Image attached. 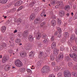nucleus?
Returning a JSON list of instances; mask_svg holds the SVG:
<instances>
[{"instance_id":"obj_1","label":"nucleus","mask_w":77,"mask_h":77,"mask_svg":"<svg viewBox=\"0 0 77 77\" xmlns=\"http://www.w3.org/2000/svg\"><path fill=\"white\" fill-rule=\"evenodd\" d=\"M70 56L72 58H73L74 60L77 62V56L75 54L74 51H70V54H69Z\"/></svg>"},{"instance_id":"obj_2","label":"nucleus","mask_w":77,"mask_h":77,"mask_svg":"<svg viewBox=\"0 0 77 77\" xmlns=\"http://www.w3.org/2000/svg\"><path fill=\"white\" fill-rule=\"evenodd\" d=\"M16 66L17 67H21L23 66V63L19 60H16L15 62Z\"/></svg>"},{"instance_id":"obj_3","label":"nucleus","mask_w":77,"mask_h":77,"mask_svg":"<svg viewBox=\"0 0 77 77\" xmlns=\"http://www.w3.org/2000/svg\"><path fill=\"white\" fill-rule=\"evenodd\" d=\"M49 69L48 66H45L42 69L41 72L42 73H45L47 72Z\"/></svg>"},{"instance_id":"obj_4","label":"nucleus","mask_w":77,"mask_h":77,"mask_svg":"<svg viewBox=\"0 0 77 77\" xmlns=\"http://www.w3.org/2000/svg\"><path fill=\"white\" fill-rule=\"evenodd\" d=\"M64 75L65 77H71V73L68 70H66L64 72Z\"/></svg>"},{"instance_id":"obj_5","label":"nucleus","mask_w":77,"mask_h":77,"mask_svg":"<svg viewBox=\"0 0 77 77\" xmlns=\"http://www.w3.org/2000/svg\"><path fill=\"white\" fill-rule=\"evenodd\" d=\"M37 39L39 40L41 39V33L39 32H38L37 33L36 36Z\"/></svg>"},{"instance_id":"obj_6","label":"nucleus","mask_w":77,"mask_h":77,"mask_svg":"<svg viewBox=\"0 0 77 77\" xmlns=\"http://www.w3.org/2000/svg\"><path fill=\"white\" fill-rule=\"evenodd\" d=\"M35 18V15L34 14H32L30 16L29 19L30 20H33Z\"/></svg>"},{"instance_id":"obj_7","label":"nucleus","mask_w":77,"mask_h":77,"mask_svg":"<svg viewBox=\"0 0 77 77\" xmlns=\"http://www.w3.org/2000/svg\"><path fill=\"white\" fill-rule=\"evenodd\" d=\"M34 51H31L30 52L29 54V57H30L31 58H32V57H34Z\"/></svg>"},{"instance_id":"obj_8","label":"nucleus","mask_w":77,"mask_h":77,"mask_svg":"<svg viewBox=\"0 0 77 77\" xmlns=\"http://www.w3.org/2000/svg\"><path fill=\"white\" fill-rule=\"evenodd\" d=\"M8 58L4 56L2 59V62L3 63H5L6 61L8 60Z\"/></svg>"},{"instance_id":"obj_9","label":"nucleus","mask_w":77,"mask_h":77,"mask_svg":"<svg viewBox=\"0 0 77 77\" xmlns=\"http://www.w3.org/2000/svg\"><path fill=\"white\" fill-rule=\"evenodd\" d=\"M22 4V2L20 1L19 2H18L17 3H15L14 4V5L15 6H20V5H21Z\"/></svg>"},{"instance_id":"obj_10","label":"nucleus","mask_w":77,"mask_h":77,"mask_svg":"<svg viewBox=\"0 0 77 77\" xmlns=\"http://www.w3.org/2000/svg\"><path fill=\"white\" fill-rule=\"evenodd\" d=\"M28 34H29L28 30H25L23 33V36H24V37H26V36H27Z\"/></svg>"},{"instance_id":"obj_11","label":"nucleus","mask_w":77,"mask_h":77,"mask_svg":"<svg viewBox=\"0 0 77 77\" xmlns=\"http://www.w3.org/2000/svg\"><path fill=\"white\" fill-rule=\"evenodd\" d=\"M57 5L60 7H63V3L62 1H58Z\"/></svg>"},{"instance_id":"obj_12","label":"nucleus","mask_w":77,"mask_h":77,"mask_svg":"<svg viewBox=\"0 0 77 77\" xmlns=\"http://www.w3.org/2000/svg\"><path fill=\"white\" fill-rule=\"evenodd\" d=\"M65 15V13L63 11H60L59 13V15L60 17H63Z\"/></svg>"},{"instance_id":"obj_13","label":"nucleus","mask_w":77,"mask_h":77,"mask_svg":"<svg viewBox=\"0 0 77 77\" xmlns=\"http://www.w3.org/2000/svg\"><path fill=\"white\" fill-rule=\"evenodd\" d=\"M63 54L62 53H60V54L59 55V58L60 60H63Z\"/></svg>"},{"instance_id":"obj_14","label":"nucleus","mask_w":77,"mask_h":77,"mask_svg":"<svg viewBox=\"0 0 77 77\" xmlns=\"http://www.w3.org/2000/svg\"><path fill=\"white\" fill-rule=\"evenodd\" d=\"M28 40L29 41H32L33 40V36H32V35H29L28 38Z\"/></svg>"},{"instance_id":"obj_15","label":"nucleus","mask_w":77,"mask_h":77,"mask_svg":"<svg viewBox=\"0 0 77 77\" xmlns=\"http://www.w3.org/2000/svg\"><path fill=\"white\" fill-rule=\"evenodd\" d=\"M20 56L22 57H24L25 56H26V53H22L20 54Z\"/></svg>"},{"instance_id":"obj_16","label":"nucleus","mask_w":77,"mask_h":77,"mask_svg":"<svg viewBox=\"0 0 77 77\" xmlns=\"http://www.w3.org/2000/svg\"><path fill=\"white\" fill-rule=\"evenodd\" d=\"M56 47V43L55 42H53L52 44L51 45V48L52 49H54Z\"/></svg>"},{"instance_id":"obj_17","label":"nucleus","mask_w":77,"mask_h":77,"mask_svg":"<svg viewBox=\"0 0 77 77\" xmlns=\"http://www.w3.org/2000/svg\"><path fill=\"white\" fill-rule=\"evenodd\" d=\"M64 36L65 38H67L69 37V34L68 32H65L64 35Z\"/></svg>"},{"instance_id":"obj_18","label":"nucleus","mask_w":77,"mask_h":77,"mask_svg":"<svg viewBox=\"0 0 77 77\" xmlns=\"http://www.w3.org/2000/svg\"><path fill=\"white\" fill-rule=\"evenodd\" d=\"M10 67L8 65H7V66H5L4 68V69L5 71H8V70H9L10 69Z\"/></svg>"},{"instance_id":"obj_19","label":"nucleus","mask_w":77,"mask_h":77,"mask_svg":"<svg viewBox=\"0 0 77 77\" xmlns=\"http://www.w3.org/2000/svg\"><path fill=\"white\" fill-rule=\"evenodd\" d=\"M6 28L5 26H2V28H1V30L2 31V33H4L6 30Z\"/></svg>"},{"instance_id":"obj_20","label":"nucleus","mask_w":77,"mask_h":77,"mask_svg":"<svg viewBox=\"0 0 77 77\" xmlns=\"http://www.w3.org/2000/svg\"><path fill=\"white\" fill-rule=\"evenodd\" d=\"M54 54H56V55H57L58 54V51L57 50V49H55L54 51Z\"/></svg>"},{"instance_id":"obj_21","label":"nucleus","mask_w":77,"mask_h":77,"mask_svg":"<svg viewBox=\"0 0 77 77\" xmlns=\"http://www.w3.org/2000/svg\"><path fill=\"white\" fill-rule=\"evenodd\" d=\"M72 75L74 77H77V72H72Z\"/></svg>"},{"instance_id":"obj_22","label":"nucleus","mask_w":77,"mask_h":77,"mask_svg":"<svg viewBox=\"0 0 77 77\" xmlns=\"http://www.w3.org/2000/svg\"><path fill=\"white\" fill-rule=\"evenodd\" d=\"M64 9L66 11L69 9H70V6L69 5H66L64 7Z\"/></svg>"},{"instance_id":"obj_23","label":"nucleus","mask_w":77,"mask_h":77,"mask_svg":"<svg viewBox=\"0 0 77 77\" xmlns=\"http://www.w3.org/2000/svg\"><path fill=\"white\" fill-rule=\"evenodd\" d=\"M56 23V22L55 20H52L51 21V23L52 24V26H53L55 25Z\"/></svg>"},{"instance_id":"obj_24","label":"nucleus","mask_w":77,"mask_h":77,"mask_svg":"<svg viewBox=\"0 0 77 77\" xmlns=\"http://www.w3.org/2000/svg\"><path fill=\"white\" fill-rule=\"evenodd\" d=\"M75 38V35L74 34H72L70 36L71 40H74Z\"/></svg>"},{"instance_id":"obj_25","label":"nucleus","mask_w":77,"mask_h":77,"mask_svg":"<svg viewBox=\"0 0 77 77\" xmlns=\"http://www.w3.org/2000/svg\"><path fill=\"white\" fill-rule=\"evenodd\" d=\"M73 49L75 51V53H77V47L76 46H73Z\"/></svg>"},{"instance_id":"obj_26","label":"nucleus","mask_w":77,"mask_h":77,"mask_svg":"<svg viewBox=\"0 0 77 77\" xmlns=\"http://www.w3.org/2000/svg\"><path fill=\"white\" fill-rule=\"evenodd\" d=\"M35 3H36V2H32V3L29 5L30 6H31V7H32L33 6V5L35 4Z\"/></svg>"},{"instance_id":"obj_27","label":"nucleus","mask_w":77,"mask_h":77,"mask_svg":"<svg viewBox=\"0 0 77 77\" xmlns=\"http://www.w3.org/2000/svg\"><path fill=\"white\" fill-rule=\"evenodd\" d=\"M42 63V61L41 60L39 61L38 63H37V64L38 66H41V65Z\"/></svg>"},{"instance_id":"obj_28","label":"nucleus","mask_w":77,"mask_h":77,"mask_svg":"<svg viewBox=\"0 0 77 77\" xmlns=\"http://www.w3.org/2000/svg\"><path fill=\"white\" fill-rule=\"evenodd\" d=\"M48 42V39L46 38L43 41L44 43H47Z\"/></svg>"},{"instance_id":"obj_29","label":"nucleus","mask_w":77,"mask_h":77,"mask_svg":"<svg viewBox=\"0 0 77 77\" xmlns=\"http://www.w3.org/2000/svg\"><path fill=\"white\" fill-rule=\"evenodd\" d=\"M24 7L23 6H20L17 10V11H19L21 10V9H24Z\"/></svg>"},{"instance_id":"obj_30","label":"nucleus","mask_w":77,"mask_h":77,"mask_svg":"<svg viewBox=\"0 0 77 77\" xmlns=\"http://www.w3.org/2000/svg\"><path fill=\"white\" fill-rule=\"evenodd\" d=\"M57 30L59 33H62V29H61L60 28H58Z\"/></svg>"},{"instance_id":"obj_31","label":"nucleus","mask_w":77,"mask_h":77,"mask_svg":"<svg viewBox=\"0 0 77 77\" xmlns=\"http://www.w3.org/2000/svg\"><path fill=\"white\" fill-rule=\"evenodd\" d=\"M57 76L58 77H62V73H58L57 74Z\"/></svg>"},{"instance_id":"obj_32","label":"nucleus","mask_w":77,"mask_h":77,"mask_svg":"<svg viewBox=\"0 0 77 77\" xmlns=\"http://www.w3.org/2000/svg\"><path fill=\"white\" fill-rule=\"evenodd\" d=\"M68 66L69 67L71 68V67H72V63H68Z\"/></svg>"},{"instance_id":"obj_33","label":"nucleus","mask_w":77,"mask_h":77,"mask_svg":"<svg viewBox=\"0 0 77 77\" xmlns=\"http://www.w3.org/2000/svg\"><path fill=\"white\" fill-rule=\"evenodd\" d=\"M57 22L58 23V24L59 25H60V24H61V20H60V19H58Z\"/></svg>"},{"instance_id":"obj_34","label":"nucleus","mask_w":77,"mask_h":77,"mask_svg":"<svg viewBox=\"0 0 77 77\" xmlns=\"http://www.w3.org/2000/svg\"><path fill=\"white\" fill-rule=\"evenodd\" d=\"M15 41L16 43H20V39L19 38H17Z\"/></svg>"},{"instance_id":"obj_35","label":"nucleus","mask_w":77,"mask_h":77,"mask_svg":"<svg viewBox=\"0 0 77 77\" xmlns=\"http://www.w3.org/2000/svg\"><path fill=\"white\" fill-rule=\"evenodd\" d=\"M50 59L51 60H54V56H53L52 55H51L50 56Z\"/></svg>"},{"instance_id":"obj_36","label":"nucleus","mask_w":77,"mask_h":77,"mask_svg":"<svg viewBox=\"0 0 77 77\" xmlns=\"http://www.w3.org/2000/svg\"><path fill=\"white\" fill-rule=\"evenodd\" d=\"M44 54H43V52H41L39 54V57H42V56H43V55Z\"/></svg>"},{"instance_id":"obj_37","label":"nucleus","mask_w":77,"mask_h":77,"mask_svg":"<svg viewBox=\"0 0 77 77\" xmlns=\"http://www.w3.org/2000/svg\"><path fill=\"white\" fill-rule=\"evenodd\" d=\"M51 64L53 66H56V63L54 62H52Z\"/></svg>"},{"instance_id":"obj_38","label":"nucleus","mask_w":77,"mask_h":77,"mask_svg":"<svg viewBox=\"0 0 77 77\" xmlns=\"http://www.w3.org/2000/svg\"><path fill=\"white\" fill-rule=\"evenodd\" d=\"M22 21V20H21V19L19 18L17 20V22L18 23H21Z\"/></svg>"},{"instance_id":"obj_39","label":"nucleus","mask_w":77,"mask_h":77,"mask_svg":"<svg viewBox=\"0 0 77 77\" xmlns=\"http://www.w3.org/2000/svg\"><path fill=\"white\" fill-rule=\"evenodd\" d=\"M27 47L29 49H30V48H32V45L30 44H28Z\"/></svg>"},{"instance_id":"obj_40","label":"nucleus","mask_w":77,"mask_h":77,"mask_svg":"<svg viewBox=\"0 0 77 77\" xmlns=\"http://www.w3.org/2000/svg\"><path fill=\"white\" fill-rule=\"evenodd\" d=\"M10 11L11 12H14L15 11V8H13L10 10Z\"/></svg>"},{"instance_id":"obj_41","label":"nucleus","mask_w":77,"mask_h":77,"mask_svg":"<svg viewBox=\"0 0 77 77\" xmlns=\"http://www.w3.org/2000/svg\"><path fill=\"white\" fill-rule=\"evenodd\" d=\"M42 38H44L45 39H47V38H46V35L45 34H44L42 35Z\"/></svg>"},{"instance_id":"obj_42","label":"nucleus","mask_w":77,"mask_h":77,"mask_svg":"<svg viewBox=\"0 0 77 77\" xmlns=\"http://www.w3.org/2000/svg\"><path fill=\"white\" fill-rule=\"evenodd\" d=\"M38 48H41L42 47H43V45L42 44H40L38 45Z\"/></svg>"},{"instance_id":"obj_43","label":"nucleus","mask_w":77,"mask_h":77,"mask_svg":"<svg viewBox=\"0 0 77 77\" xmlns=\"http://www.w3.org/2000/svg\"><path fill=\"white\" fill-rule=\"evenodd\" d=\"M54 39V36H52L51 37V41H53Z\"/></svg>"},{"instance_id":"obj_44","label":"nucleus","mask_w":77,"mask_h":77,"mask_svg":"<svg viewBox=\"0 0 77 77\" xmlns=\"http://www.w3.org/2000/svg\"><path fill=\"white\" fill-rule=\"evenodd\" d=\"M38 21H39V19H37L35 20L34 22L37 23Z\"/></svg>"},{"instance_id":"obj_45","label":"nucleus","mask_w":77,"mask_h":77,"mask_svg":"<svg viewBox=\"0 0 77 77\" xmlns=\"http://www.w3.org/2000/svg\"><path fill=\"white\" fill-rule=\"evenodd\" d=\"M77 69V66H75L73 68V70H75V69Z\"/></svg>"},{"instance_id":"obj_46","label":"nucleus","mask_w":77,"mask_h":77,"mask_svg":"<svg viewBox=\"0 0 77 77\" xmlns=\"http://www.w3.org/2000/svg\"><path fill=\"white\" fill-rule=\"evenodd\" d=\"M0 3H2V4H4L5 3L4 2V0H1L0 1Z\"/></svg>"},{"instance_id":"obj_47","label":"nucleus","mask_w":77,"mask_h":77,"mask_svg":"<svg viewBox=\"0 0 77 77\" xmlns=\"http://www.w3.org/2000/svg\"><path fill=\"white\" fill-rule=\"evenodd\" d=\"M49 77H55V76L53 74H51L49 75Z\"/></svg>"},{"instance_id":"obj_48","label":"nucleus","mask_w":77,"mask_h":77,"mask_svg":"<svg viewBox=\"0 0 77 77\" xmlns=\"http://www.w3.org/2000/svg\"><path fill=\"white\" fill-rule=\"evenodd\" d=\"M27 72H32V70L30 69H27Z\"/></svg>"},{"instance_id":"obj_49","label":"nucleus","mask_w":77,"mask_h":77,"mask_svg":"<svg viewBox=\"0 0 77 77\" xmlns=\"http://www.w3.org/2000/svg\"><path fill=\"white\" fill-rule=\"evenodd\" d=\"M45 13L44 12L42 13L41 14V17H43Z\"/></svg>"},{"instance_id":"obj_50","label":"nucleus","mask_w":77,"mask_h":77,"mask_svg":"<svg viewBox=\"0 0 77 77\" xmlns=\"http://www.w3.org/2000/svg\"><path fill=\"white\" fill-rule=\"evenodd\" d=\"M61 33H59V34L58 35V37L60 38V37H61Z\"/></svg>"},{"instance_id":"obj_51","label":"nucleus","mask_w":77,"mask_h":77,"mask_svg":"<svg viewBox=\"0 0 77 77\" xmlns=\"http://www.w3.org/2000/svg\"><path fill=\"white\" fill-rule=\"evenodd\" d=\"M25 71V68H22V72H24Z\"/></svg>"},{"instance_id":"obj_52","label":"nucleus","mask_w":77,"mask_h":77,"mask_svg":"<svg viewBox=\"0 0 77 77\" xmlns=\"http://www.w3.org/2000/svg\"><path fill=\"white\" fill-rule=\"evenodd\" d=\"M75 17V18H77V12H76Z\"/></svg>"},{"instance_id":"obj_53","label":"nucleus","mask_w":77,"mask_h":77,"mask_svg":"<svg viewBox=\"0 0 77 77\" xmlns=\"http://www.w3.org/2000/svg\"><path fill=\"white\" fill-rule=\"evenodd\" d=\"M60 69V68L58 67H56V70H57V71H58V70H59Z\"/></svg>"},{"instance_id":"obj_54","label":"nucleus","mask_w":77,"mask_h":77,"mask_svg":"<svg viewBox=\"0 0 77 77\" xmlns=\"http://www.w3.org/2000/svg\"><path fill=\"white\" fill-rule=\"evenodd\" d=\"M49 14H50V15H53V11H51L50 12Z\"/></svg>"},{"instance_id":"obj_55","label":"nucleus","mask_w":77,"mask_h":77,"mask_svg":"<svg viewBox=\"0 0 77 77\" xmlns=\"http://www.w3.org/2000/svg\"><path fill=\"white\" fill-rule=\"evenodd\" d=\"M58 34V32L56 31L55 33V35H57Z\"/></svg>"},{"instance_id":"obj_56","label":"nucleus","mask_w":77,"mask_h":77,"mask_svg":"<svg viewBox=\"0 0 77 77\" xmlns=\"http://www.w3.org/2000/svg\"><path fill=\"white\" fill-rule=\"evenodd\" d=\"M8 2V0H4V3H6Z\"/></svg>"},{"instance_id":"obj_57","label":"nucleus","mask_w":77,"mask_h":77,"mask_svg":"<svg viewBox=\"0 0 77 77\" xmlns=\"http://www.w3.org/2000/svg\"><path fill=\"white\" fill-rule=\"evenodd\" d=\"M17 30H15L14 32V33H17Z\"/></svg>"},{"instance_id":"obj_58","label":"nucleus","mask_w":77,"mask_h":77,"mask_svg":"<svg viewBox=\"0 0 77 77\" xmlns=\"http://www.w3.org/2000/svg\"><path fill=\"white\" fill-rule=\"evenodd\" d=\"M66 16H67V17H69V13H67L66 14Z\"/></svg>"},{"instance_id":"obj_59","label":"nucleus","mask_w":77,"mask_h":77,"mask_svg":"<svg viewBox=\"0 0 77 77\" xmlns=\"http://www.w3.org/2000/svg\"><path fill=\"white\" fill-rule=\"evenodd\" d=\"M10 36H13L14 35V34L13 33H11L10 34Z\"/></svg>"},{"instance_id":"obj_60","label":"nucleus","mask_w":77,"mask_h":77,"mask_svg":"<svg viewBox=\"0 0 77 77\" xmlns=\"http://www.w3.org/2000/svg\"><path fill=\"white\" fill-rule=\"evenodd\" d=\"M75 42H76L77 44V39L76 38L75 39Z\"/></svg>"},{"instance_id":"obj_61","label":"nucleus","mask_w":77,"mask_h":77,"mask_svg":"<svg viewBox=\"0 0 77 77\" xmlns=\"http://www.w3.org/2000/svg\"><path fill=\"white\" fill-rule=\"evenodd\" d=\"M55 3H56V2L55 1H53V4H55Z\"/></svg>"},{"instance_id":"obj_62","label":"nucleus","mask_w":77,"mask_h":77,"mask_svg":"<svg viewBox=\"0 0 77 77\" xmlns=\"http://www.w3.org/2000/svg\"><path fill=\"white\" fill-rule=\"evenodd\" d=\"M71 14L72 15V16H73L74 15V13L72 12L71 13Z\"/></svg>"},{"instance_id":"obj_63","label":"nucleus","mask_w":77,"mask_h":77,"mask_svg":"<svg viewBox=\"0 0 77 77\" xmlns=\"http://www.w3.org/2000/svg\"><path fill=\"white\" fill-rule=\"evenodd\" d=\"M2 49H3V48H2L0 47V50H2Z\"/></svg>"},{"instance_id":"obj_64","label":"nucleus","mask_w":77,"mask_h":77,"mask_svg":"<svg viewBox=\"0 0 77 77\" xmlns=\"http://www.w3.org/2000/svg\"><path fill=\"white\" fill-rule=\"evenodd\" d=\"M7 16H5L4 17V18L5 19H6L7 18Z\"/></svg>"}]
</instances>
